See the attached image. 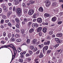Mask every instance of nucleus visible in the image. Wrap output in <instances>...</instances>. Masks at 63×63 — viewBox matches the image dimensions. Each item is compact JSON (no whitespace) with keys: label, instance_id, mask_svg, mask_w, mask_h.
I'll return each mask as SVG.
<instances>
[{"label":"nucleus","instance_id":"nucleus-43","mask_svg":"<svg viewBox=\"0 0 63 63\" xmlns=\"http://www.w3.org/2000/svg\"><path fill=\"white\" fill-rule=\"evenodd\" d=\"M40 53V50H38L36 52V54H38L39 53Z\"/></svg>","mask_w":63,"mask_h":63},{"label":"nucleus","instance_id":"nucleus-50","mask_svg":"<svg viewBox=\"0 0 63 63\" xmlns=\"http://www.w3.org/2000/svg\"><path fill=\"white\" fill-rule=\"evenodd\" d=\"M29 53L30 54H32V51L31 50H29Z\"/></svg>","mask_w":63,"mask_h":63},{"label":"nucleus","instance_id":"nucleus-11","mask_svg":"<svg viewBox=\"0 0 63 63\" xmlns=\"http://www.w3.org/2000/svg\"><path fill=\"white\" fill-rule=\"evenodd\" d=\"M28 14L29 15H32V9H30L29 10Z\"/></svg>","mask_w":63,"mask_h":63},{"label":"nucleus","instance_id":"nucleus-40","mask_svg":"<svg viewBox=\"0 0 63 63\" xmlns=\"http://www.w3.org/2000/svg\"><path fill=\"white\" fill-rule=\"evenodd\" d=\"M24 21L25 22H26L27 21V19L26 18H24Z\"/></svg>","mask_w":63,"mask_h":63},{"label":"nucleus","instance_id":"nucleus-5","mask_svg":"<svg viewBox=\"0 0 63 63\" xmlns=\"http://www.w3.org/2000/svg\"><path fill=\"white\" fill-rule=\"evenodd\" d=\"M50 44V41H48L47 42H45L44 43V44L45 45H49Z\"/></svg>","mask_w":63,"mask_h":63},{"label":"nucleus","instance_id":"nucleus-16","mask_svg":"<svg viewBox=\"0 0 63 63\" xmlns=\"http://www.w3.org/2000/svg\"><path fill=\"white\" fill-rule=\"evenodd\" d=\"M56 19V18L55 17H54L52 18V20L53 21H55Z\"/></svg>","mask_w":63,"mask_h":63},{"label":"nucleus","instance_id":"nucleus-46","mask_svg":"<svg viewBox=\"0 0 63 63\" xmlns=\"http://www.w3.org/2000/svg\"><path fill=\"white\" fill-rule=\"evenodd\" d=\"M58 23L59 24H61L62 23V21H60L58 22Z\"/></svg>","mask_w":63,"mask_h":63},{"label":"nucleus","instance_id":"nucleus-42","mask_svg":"<svg viewBox=\"0 0 63 63\" xmlns=\"http://www.w3.org/2000/svg\"><path fill=\"white\" fill-rule=\"evenodd\" d=\"M51 50H48L47 51V53H49L51 52Z\"/></svg>","mask_w":63,"mask_h":63},{"label":"nucleus","instance_id":"nucleus-17","mask_svg":"<svg viewBox=\"0 0 63 63\" xmlns=\"http://www.w3.org/2000/svg\"><path fill=\"white\" fill-rule=\"evenodd\" d=\"M2 17L3 19H7V17L5 15L2 16Z\"/></svg>","mask_w":63,"mask_h":63},{"label":"nucleus","instance_id":"nucleus-48","mask_svg":"<svg viewBox=\"0 0 63 63\" xmlns=\"http://www.w3.org/2000/svg\"><path fill=\"white\" fill-rule=\"evenodd\" d=\"M59 39V38H56L55 39V40L57 42V41Z\"/></svg>","mask_w":63,"mask_h":63},{"label":"nucleus","instance_id":"nucleus-57","mask_svg":"<svg viewBox=\"0 0 63 63\" xmlns=\"http://www.w3.org/2000/svg\"><path fill=\"white\" fill-rule=\"evenodd\" d=\"M29 31L30 33H32V29H31L29 30Z\"/></svg>","mask_w":63,"mask_h":63},{"label":"nucleus","instance_id":"nucleus-20","mask_svg":"<svg viewBox=\"0 0 63 63\" xmlns=\"http://www.w3.org/2000/svg\"><path fill=\"white\" fill-rule=\"evenodd\" d=\"M11 36H12V34H11V33L8 34L7 35L8 37L9 38V39H10V37H11Z\"/></svg>","mask_w":63,"mask_h":63},{"label":"nucleus","instance_id":"nucleus-4","mask_svg":"<svg viewBox=\"0 0 63 63\" xmlns=\"http://www.w3.org/2000/svg\"><path fill=\"white\" fill-rule=\"evenodd\" d=\"M42 30V27H39L37 29V32L38 33V32H40V31H41Z\"/></svg>","mask_w":63,"mask_h":63},{"label":"nucleus","instance_id":"nucleus-44","mask_svg":"<svg viewBox=\"0 0 63 63\" xmlns=\"http://www.w3.org/2000/svg\"><path fill=\"white\" fill-rule=\"evenodd\" d=\"M26 57H28L30 56V54H29L27 53L26 54Z\"/></svg>","mask_w":63,"mask_h":63},{"label":"nucleus","instance_id":"nucleus-29","mask_svg":"<svg viewBox=\"0 0 63 63\" xmlns=\"http://www.w3.org/2000/svg\"><path fill=\"white\" fill-rule=\"evenodd\" d=\"M36 16H37V15H36V14H34V15H33V18H36Z\"/></svg>","mask_w":63,"mask_h":63},{"label":"nucleus","instance_id":"nucleus-9","mask_svg":"<svg viewBox=\"0 0 63 63\" xmlns=\"http://www.w3.org/2000/svg\"><path fill=\"white\" fill-rule=\"evenodd\" d=\"M14 2L16 5H17V4H18L19 3L18 0H14Z\"/></svg>","mask_w":63,"mask_h":63},{"label":"nucleus","instance_id":"nucleus-1","mask_svg":"<svg viewBox=\"0 0 63 63\" xmlns=\"http://www.w3.org/2000/svg\"><path fill=\"white\" fill-rule=\"evenodd\" d=\"M9 47H12L13 49L14 53V56L15 57L16 56V54L17 53V51L16 49V48L13 44H9Z\"/></svg>","mask_w":63,"mask_h":63},{"label":"nucleus","instance_id":"nucleus-64","mask_svg":"<svg viewBox=\"0 0 63 63\" xmlns=\"http://www.w3.org/2000/svg\"><path fill=\"white\" fill-rule=\"evenodd\" d=\"M0 27L1 28H4V26H3L1 25L0 26Z\"/></svg>","mask_w":63,"mask_h":63},{"label":"nucleus","instance_id":"nucleus-39","mask_svg":"<svg viewBox=\"0 0 63 63\" xmlns=\"http://www.w3.org/2000/svg\"><path fill=\"white\" fill-rule=\"evenodd\" d=\"M19 61L20 62H23V60L22 59H19Z\"/></svg>","mask_w":63,"mask_h":63},{"label":"nucleus","instance_id":"nucleus-62","mask_svg":"<svg viewBox=\"0 0 63 63\" xmlns=\"http://www.w3.org/2000/svg\"><path fill=\"white\" fill-rule=\"evenodd\" d=\"M17 51L18 52H20L21 51V49L19 50L18 49H17Z\"/></svg>","mask_w":63,"mask_h":63},{"label":"nucleus","instance_id":"nucleus-13","mask_svg":"<svg viewBox=\"0 0 63 63\" xmlns=\"http://www.w3.org/2000/svg\"><path fill=\"white\" fill-rule=\"evenodd\" d=\"M44 16L45 17H49V14L47 13H45Z\"/></svg>","mask_w":63,"mask_h":63},{"label":"nucleus","instance_id":"nucleus-51","mask_svg":"<svg viewBox=\"0 0 63 63\" xmlns=\"http://www.w3.org/2000/svg\"><path fill=\"white\" fill-rule=\"evenodd\" d=\"M3 36L4 37L6 36V32H4L3 33Z\"/></svg>","mask_w":63,"mask_h":63},{"label":"nucleus","instance_id":"nucleus-21","mask_svg":"<svg viewBox=\"0 0 63 63\" xmlns=\"http://www.w3.org/2000/svg\"><path fill=\"white\" fill-rule=\"evenodd\" d=\"M24 12L25 14H27V9H25L24 10Z\"/></svg>","mask_w":63,"mask_h":63},{"label":"nucleus","instance_id":"nucleus-3","mask_svg":"<svg viewBox=\"0 0 63 63\" xmlns=\"http://www.w3.org/2000/svg\"><path fill=\"white\" fill-rule=\"evenodd\" d=\"M37 21L39 23L42 22V19L41 17L38 18L37 19Z\"/></svg>","mask_w":63,"mask_h":63},{"label":"nucleus","instance_id":"nucleus-30","mask_svg":"<svg viewBox=\"0 0 63 63\" xmlns=\"http://www.w3.org/2000/svg\"><path fill=\"white\" fill-rule=\"evenodd\" d=\"M4 20L3 19H2L0 21L1 23V24H3V23H4Z\"/></svg>","mask_w":63,"mask_h":63},{"label":"nucleus","instance_id":"nucleus-52","mask_svg":"<svg viewBox=\"0 0 63 63\" xmlns=\"http://www.w3.org/2000/svg\"><path fill=\"white\" fill-rule=\"evenodd\" d=\"M59 45V44H57L55 46V47H58Z\"/></svg>","mask_w":63,"mask_h":63},{"label":"nucleus","instance_id":"nucleus-56","mask_svg":"<svg viewBox=\"0 0 63 63\" xmlns=\"http://www.w3.org/2000/svg\"><path fill=\"white\" fill-rule=\"evenodd\" d=\"M34 13V10H32V14H33Z\"/></svg>","mask_w":63,"mask_h":63},{"label":"nucleus","instance_id":"nucleus-19","mask_svg":"<svg viewBox=\"0 0 63 63\" xmlns=\"http://www.w3.org/2000/svg\"><path fill=\"white\" fill-rule=\"evenodd\" d=\"M11 13H12V12H11V11H9L8 12L7 14V16H10V15H11Z\"/></svg>","mask_w":63,"mask_h":63},{"label":"nucleus","instance_id":"nucleus-28","mask_svg":"<svg viewBox=\"0 0 63 63\" xmlns=\"http://www.w3.org/2000/svg\"><path fill=\"white\" fill-rule=\"evenodd\" d=\"M51 38V37H50V36L48 35L47 36V40H49Z\"/></svg>","mask_w":63,"mask_h":63},{"label":"nucleus","instance_id":"nucleus-27","mask_svg":"<svg viewBox=\"0 0 63 63\" xmlns=\"http://www.w3.org/2000/svg\"><path fill=\"white\" fill-rule=\"evenodd\" d=\"M37 50H38V48H37V47L35 48L33 50V52H35V51H37Z\"/></svg>","mask_w":63,"mask_h":63},{"label":"nucleus","instance_id":"nucleus-53","mask_svg":"<svg viewBox=\"0 0 63 63\" xmlns=\"http://www.w3.org/2000/svg\"><path fill=\"white\" fill-rule=\"evenodd\" d=\"M16 27H17V28H19V27L18 25H16Z\"/></svg>","mask_w":63,"mask_h":63},{"label":"nucleus","instance_id":"nucleus-47","mask_svg":"<svg viewBox=\"0 0 63 63\" xmlns=\"http://www.w3.org/2000/svg\"><path fill=\"white\" fill-rule=\"evenodd\" d=\"M8 11V9L4 10V13H7Z\"/></svg>","mask_w":63,"mask_h":63},{"label":"nucleus","instance_id":"nucleus-25","mask_svg":"<svg viewBox=\"0 0 63 63\" xmlns=\"http://www.w3.org/2000/svg\"><path fill=\"white\" fill-rule=\"evenodd\" d=\"M56 4H57V3L56 2H54L52 3V6H56Z\"/></svg>","mask_w":63,"mask_h":63},{"label":"nucleus","instance_id":"nucleus-58","mask_svg":"<svg viewBox=\"0 0 63 63\" xmlns=\"http://www.w3.org/2000/svg\"><path fill=\"white\" fill-rule=\"evenodd\" d=\"M59 1V2H62L63 3V0H60Z\"/></svg>","mask_w":63,"mask_h":63},{"label":"nucleus","instance_id":"nucleus-54","mask_svg":"<svg viewBox=\"0 0 63 63\" xmlns=\"http://www.w3.org/2000/svg\"><path fill=\"white\" fill-rule=\"evenodd\" d=\"M20 57H21V58H24V57L23 56V55H22L20 56Z\"/></svg>","mask_w":63,"mask_h":63},{"label":"nucleus","instance_id":"nucleus-61","mask_svg":"<svg viewBox=\"0 0 63 63\" xmlns=\"http://www.w3.org/2000/svg\"><path fill=\"white\" fill-rule=\"evenodd\" d=\"M40 43V41L39 40L38 41V42H37V44H39Z\"/></svg>","mask_w":63,"mask_h":63},{"label":"nucleus","instance_id":"nucleus-6","mask_svg":"<svg viewBox=\"0 0 63 63\" xmlns=\"http://www.w3.org/2000/svg\"><path fill=\"white\" fill-rule=\"evenodd\" d=\"M50 4V1H47L46 3V6L47 7H48Z\"/></svg>","mask_w":63,"mask_h":63},{"label":"nucleus","instance_id":"nucleus-2","mask_svg":"<svg viewBox=\"0 0 63 63\" xmlns=\"http://www.w3.org/2000/svg\"><path fill=\"white\" fill-rule=\"evenodd\" d=\"M16 12L18 16H21V13H22V10L20 8H17L16 9Z\"/></svg>","mask_w":63,"mask_h":63},{"label":"nucleus","instance_id":"nucleus-33","mask_svg":"<svg viewBox=\"0 0 63 63\" xmlns=\"http://www.w3.org/2000/svg\"><path fill=\"white\" fill-rule=\"evenodd\" d=\"M19 36H20V35H19L18 34H16L15 35V37L16 38H18V37H19Z\"/></svg>","mask_w":63,"mask_h":63},{"label":"nucleus","instance_id":"nucleus-36","mask_svg":"<svg viewBox=\"0 0 63 63\" xmlns=\"http://www.w3.org/2000/svg\"><path fill=\"white\" fill-rule=\"evenodd\" d=\"M6 9H7V7L6 6H4L3 7V10H6Z\"/></svg>","mask_w":63,"mask_h":63},{"label":"nucleus","instance_id":"nucleus-45","mask_svg":"<svg viewBox=\"0 0 63 63\" xmlns=\"http://www.w3.org/2000/svg\"><path fill=\"white\" fill-rule=\"evenodd\" d=\"M32 26L33 28L35 27V24L33 23L32 24Z\"/></svg>","mask_w":63,"mask_h":63},{"label":"nucleus","instance_id":"nucleus-35","mask_svg":"<svg viewBox=\"0 0 63 63\" xmlns=\"http://www.w3.org/2000/svg\"><path fill=\"white\" fill-rule=\"evenodd\" d=\"M39 35L40 36H42L43 35V33L41 32H40L39 33Z\"/></svg>","mask_w":63,"mask_h":63},{"label":"nucleus","instance_id":"nucleus-22","mask_svg":"<svg viewBox=\"0 0 63 63\" xmlns=\"http://www.w3.org/2000/svg\"><path fill=\"white\" fill-rule=\"evenodd\" d=\"M39 57L40 58H42V57H43V54L42 53H40V55Z\"/></svg>","mask_w":63,"mask_h":63},{"label":"nucleus","instance_id":"nucleus-15","mask_svg":"<svg viewBox=\"0 0 63 63\" xmlns=\"http://www.w3.org/2000/svg\"><path fill=\"white\" fill-rule=\"evenodd\" d=\"M62 33H59L57 35V37H62Z\"/></svg>","mask_w":63,"mask_h":63},{"label":"nucleus","instance_id":"nucleus-37","mask_svg":"<svg viewBox=\"0 0 63 63\" xmlns=\"http://www.w3.org/2000/svg\"><path fill=\"white\" fill-rule=\"evenodd\" d=\"M30 40L29 39H27V44H29L30 43Z\"/></svg>","mask_w":63,"mask_h":63},{"label":"nucleus","instance_id":"nucleus-24","mask_svg":"<svg viewBox=\"0 0 63 63\" xmlns=\"http://www.w3.org/2000/svg\"><path fill=\"white\" fill-rule=\"evenodd\" d=\"M15 20L16 22H17V23L19 22V20L18 19V18H16L15 19Z\"/></svg>","mask_w":63,"mask_h":63},{"label":"nucleus","instance_id":"nucleus-31","mask_svg":"<svg viewBox=\"0 0 63 63\" xmlns=\"http://www.w3.org/2000/svg\"><path fill=\"white\" fill-rule=\"evenodd\" d=\"M21 39H18L16 40V42H21Z\"/></svg>","mask_w":63,"mask_h":63},{"label":"nucleus","instance_id":"nucleus-49","mask_svg":"<svg viewBox=\"0 0 63 63\" xmlns=\"http://www.w3.org/2000/svg\"><path fill=\"white\" fill-rule=\"evenodd\" d=\"M22 6H23V7H26L25 4L24 3H23Z\"/></svg>","mask_w":63,"mask_h":63},{"label":"nucleus","instance_id":"nucleus-38","mask_svg":"<svg viewBox=\"0 0 63 63\" xmlns=\"http://www.w3.org/2000/svg\"><path fill=\"white\" fill-rule=\"evenodd\" d=\"M8 25H9V26H10V27L12 26V24H11V23L10 22L8 23Z\"/></svg>","mask_w":63,"mask_h":63},{"label":"nucleus","instance_id":"nucleus-18","mask_svg":"<svg viewBox=\"0 0 63 63\" xmlns=\"http://www.w3.org/2000/svg\"><path fill=\"white\" fill-rule=\"evenodd\" d=\"M62 42V40H61V39H59L58 41H57V42L58 44H59L60 43H61Z\"/></svg>","mask_w":63,"mask_h":63},{"label":"nucleus","instance_id":"nucleus-14","mask_svg":"<svg viewBox=\"0 0 63 63\" xmlns=\"http://www.w3.org/2000/svg\"><path fill=\"white\" fill-rule=\"evenodd\" d=\"M47 29L46 28H44L43 29V31L44 33H46L47 32Z\"/></svg>","mask_w":63,"mask_h":63},{"label":"nucleus","instance_id":"nucleus-12","mask_svg":"<svg viewBox=\"0 0 63 63\" xmlns=\"http://www.w3.org/2000/svg\"><path fill=\"white\" fill-rule=\"evenodd\" d=\"M36 42H37V40L36 39H35L33 40L32 41V44L34 45Z\"/></svg>","mask_w":63,"mask_h":63},{"label":"nucleus","instance_id":"nucleus-60","mask_svg":"<svg viewBox=\"0 0 63 63\" xmlns=\"http://www.w3.org/2000/svg\"><path fill=\"white\" fill-rule=\"evenodd\" d=\"M1 43H2V44H4L5 43V41H1Z\"/></svg>","mask_w":63,"mask_h":63},{"label":"nucleus","instance_id":"nucleus-10","mask_svg":"<svg viewBox=\"0 0 63 63\" xmlns=\"http://www.w3.org/2000/svg\"><path fill=\"white\" fill-rule=\"evenodd\" d=\"M48 49V46H46L45 47H44L43 48V49L44 50H47Z\"/></svg>","mask_w":63,"mask_h":63},{"label":"nucleus","instance_id":"nucleus-23","mask_svg":"<svg viewBox=\"0 0 63 63\" xmlns=\"http://www.w3.org/2000/svg\"><path fill=\"white\" fill-rule=\"evenodd\" d=\"M43 46H44V44H42L41 45H38V46L39 47L41 48L42 47H43Z\"/></svg>","mask_w":63,"mask_h":63},{"label":"nucleus","instance_id":"nucleus-26","mask_svg":"<svg viewBox=\"0 0 63 63\" xmlns=\"http://www.w3.org/2000/svg\"><path fill=\"white\" fill-rule=\"evenodd\" d=\"M15 39L13 38H12L11 39V41L12 42H15Z\"/></svg>","mask_w":63,"mask_h":63},{"label":"nucleus","instance_id":"nucleus-32","mask_svg":"<svg viewBox=\"0 0 63 63\" xmlns=\"http://www.w3.org/2000/svg\"><path fill=\"white\" fill-rule=\"evenodd\" d=\"M35 28H38V27H39V25H38L37 24V23H35Z\"/></svg>","mask_w":63,"mask_h":63},{"label":"nucleus","instance_id":"nucleus-7","mask_svg":"<svg viewBox=\"0 0 63 63\" xmlns=\"http://www.w3.org/2000/svg\"><path fill=\"white\" fill-rule=\"evenodd\" d=\"M38 10L39 12H41L42 13L44 11V9H43V8L42 7H40V8H39V9H38Z\"/></svg>","mask_w":63,"mask_h":63},{"label":"nucleus","instance_id":"nucleus-41","mask_svg":"<svg viewBox=\"0 0 63 63\" xmlns=\"http://www.w3.org/2000/svg\"><path fill=\"white\" fill-rule=\"evenodd\" d=\"M21 31L22 32V34H23V33H24V30H23V29H22L21 30Z\"/></svg>","mask_w":63,"mask_h":63},{"label":"nucleus","instance_id":"nucleus-34","mask_svg":"<svg viewBox=\"0 0 63 63\" xmlns=\"http://www.w3.org/2000/svg\"><path fill=\"white\" fill-rule=\"evenodd\" d=\"M53 32H52V31H50V32H49V35H52V34H53Z\"/></svg>","mask_w":63,"mask_h":63},{"label":"nucleus","instance_id":"nucleus-63","mask_svg":"<svg viewBox=\"0 0 63 63\" xmlns=\"http://www.w3.org/2000/svg\"><path fill=\"white\" fill-rule=\"evenodd\" d=\"M54 26H55V25L54 24H52L51 25V27Z\"/></svg>","mask_w":63,"mask_h":63},{"label":"nucleus","instance_id":"nucleus-8","mask_svg":"<svg viewBox=\"0 0 63 63\" xmlns=\"http://www.w3.org/2000/svg\"><path fill=\"white\" fill-rule=\"evenodd\" d=\"M8 47H10V46L9 45H4L3 46L1 47V48H8Z\"/></svg>","mask_w":63,"mask_h":63},{"label":"nucleus","instance_id":"nucleus-55","mask_svg":"<svg viewBox=\"0 0 63 63\" xmlns=\"http://www.w3.org/2000/svg\"><path fill=\"white\" fill-rule=\"evenodd\" d=\"M9 20H6L5 21V22H6V23H8V22H9Z\"/></svg>","mask_w":63,"mask_h":63},{"label":"nucleus","instance_id":"nucleus-59","mask_svg":"<svg viewBox=\"0 0 63 63\" xmlns=\"http://www.w3.org/2000/svg\"><path fill=\"white\" fill-rule=\"evenodd\" d=\"M8 38L7 37H5V40L6 41H8Z\"/></svg>","mask_w":63,"mask_h":63}]
</instances>
